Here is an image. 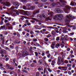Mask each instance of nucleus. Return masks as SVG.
Instances as JSON below:
<instances>
[{"mask_svg": "<svg viewBox=\"0 0 76 76\" xmlns=\"http://www.w3.org/2000/svg\"><path fill=\"white\" fill-rule=\"evenodd\" d=\"M36 76H39V72H36Z\"/></svg>", "mask_w": 76, "mask_h": 76, "instance_id": "obj_42", "label": "nucleus"}, {"mask_svg": "<svg viewBox=\"0 0 76 76\" xmlns=\"http://www.w3.org/2000/svg\"><path fill=\"white\" fill-rule=\"evenodd\" d=\"M8 28L9 29H12L13 28V27L12 26L9 27V26H8Z\"/></svg>", "mask_w": 76, "mask_h": 76, "instance_id": "obj_43", "label": "nucleus"}, {"mask_svg": "<svg viewBox=\"0 0 76 76\" xmlns=\"http://www.w3.org/2000/svg\"><path fill=\"white\" fill-rule=\"evenodd\" d=\"M38 70L39 71H41V70H43V68L42 67L40 66L38 68Z\"/></svg>", "mask_w": 76, "mask_h": 76, "instance_id": "obj_24", "label": "nucleus"}, {"mask_svg": "<svg viewBox=\"0 0 76 76\" xmlns=\"http://www.w3.org/2000/svg\"><path fill=\"white\" fill-rule=\"evenodd\" d=\"M60 2L61 3H66L67 2L66 1H64V0H60Z\"/></svg>", "mask_w": 76, "mask_h": 76, "instance_id": "obj_25", "label": "nucleus"}, {"mask_svg": "<svg viewBox=\"0 0 76 76\" xmlns=\"http://www.w3.org/2000/svg\"><path fill=\"white\" fill-rule=\"evenodd\" d=\"M59 34H61V29H60L59 31Z\"/></svg>", "mask_w": 76, "mask_h": 76, "instance_id": "obj_63", "label": "nucleus"}, {"mask_svg": "<svg viewBox=\"0 0 76 76\" xmlns=\"http://www.w3.org/2000/svg\"><path fill=\"white\" fill-rule=\"evenodd\" d=\"M43 62V61L42 59L39 60V61L38 63L40 64H42Z\"/></svg>", "mask_w": 76, "mask_h": 76, "instance_id": "obj_18", "label": "nucleus"}, {"mask_svg": "<svg viewBox=\"0 0 76 76\" xmlns=\"http://www.w3.org/2000/svg\"><path fill=\"white\" fill-rule=\"evenodd\" d=\"M66 9H64V11L65 13H69V11L70 10V9H71V7H70L69 6H66Z\"/></svg>", "mask_w": 76, "mask_h": 76, "instance_id": "obj_2", "label": "nucleus"}, {"mask_svg": "<svg viewBox=\"0 0 76 76\" xmlns=\"http://www.w3.org/2000/svg\"><path fill=\"white\" fill-rule=\"evenodd\" d=\"M33 39V41H34V42H37V39L34 38L33 39Z\"/></svg>", "mask_w": 76, "mask_h": 76, "instance_id": "obj_32", "label": "nucleus"}, {"mask_svg": "<svg viewBox=\"0 0 76 76\" xmlns=\"http://www.w3.org/2000/svg\"><path fill=\"white\" fill-rule=\"evenodd\" d=\"M59 18H61V19H63V15L61 14H59Z\"/></svg>", "mask_w": 76, "mask_h": 76, "instance_id": "obj_23", "label": "nucleus"}, {"mask_svg": "<svg viewBox=\"0 0 76 76\" xmlns=\"http://www.w3.org/2000/svg\"><path fill=\"white\" fill-rule=\"evenodd\" d=\"M20 13H21V14L23 15H28V12L25 11H23L22 10H20Z\"/></svg>", "mask_w": 76, "mask_h": 76, "instance_id": "obj_4", "label": "nucleus"}, {"mask_svg": "<svg viewBox=\"0 0 76 76\" xmlns=\"http://www.w3.org/2000/svg\"><path fill=\"white\" fill-rule=\"evenodd\" d=\"M74 34H75V33H74V32H73L72 33H70V35H74Z\"/></svg>", "mask_w": 76, "mask_h": 76, "instance_id": "obj_56", "label": "nucleus"}, {"mask_svg": "<svg viewBox=\"0 0 76 76\" xmlns=\"http://www.w3.org/2000/svg\"><path fill=\"white\" fill-rule=\"evenodd\" d=\"M44 41H46V42H47V41H49V39H48L47 38H45L44 39Z\"/></svg>", "mask_w": 76, "mask_h": 76, "instance_id": "obj_26", "label": "nucleus"}, {"mask_svg": "<svg viewBox=\"0 0 76 76\" xmlns=\"http://www.w3.org/2000/svg\"><path fill=\"white\" fill-rule=\"evenodd\" d=\"M2 34H4V35H7L8 33L6 31H3L2 32Z\"/></svg>", "mask_w": 76, "mask_h": 76, "instance_id": "obj_31", "label": "nucleus"}, {"mask_svg": "<svg viewBox=\"0 0 76 76\" xmlns=\"http://www.w3.org/2000/svg\"><path fill=\"white\" fill-rule=\"evenodd\" d=\"M55 5H56V3H52L51 4V6H52L53 7H54L55 6Z\"/></svg>", "mask_w": 76, "mask_h": 76, "instance_id": "obj_52", "label": "nucleus"}, {"mask_svg": "<svg viewBox=\"0 0 76 76\" xmlns=\"http://www.w3.org/2000/svg\"><path fill=\"white\" fill-rule=\"evenodd\" d=\"M72 65L70 64H67V67H70L72 66Z\"/></svg>", "mask_w": 76, "mask_h": 76, "instance_id": "obj_30", "label": "nucleus"}, {"mask_svg": "<svg viewBox=\"0 0 76 76\" xmlns=\"http://www.w3.org/2000/svg\"><path fill=\"white\" fill-rule=\"evenodd\" d=\"M54 31L56 32V33H59V32L58 30L54 29Z\"/></svg>", "mask_w": 76, "mask_h": 76, "instance_id": "obj_48", "label": "nucleus"}, {"mask_svg": "<svg viewBox=\"0 0 76 76\" xmlns=\"http://www.w3.org/2000/svg\"><path fill=\"white\" fill-rule=\"evenodd\" d=\"M9 69H10V70H13V69H14V68L10 66V68H9Z\"/></svg>", "mask_w": 76, "mask_h": 76, "instance_id": "obj_50", "label": "nucleus"}, {"mask_svg": "<svg viewBox=\"0 0 76 76\" xmlns=\"http://www.w3.org/2000/svg\"><path fill=\"white\" fill-rule=\"evenodd\" d=\"M56 40L57 41H58L60 40V37H56Z\"/></svg>", "mask_w": 76, "mask_h": 76, "instance_id": "obj_28", "label": "nucleus"}, {"mask_svg": "<svg viewBox=\"0 0 76 76\" xmlns=\"http://www.w3.org/2000/svg\"><path fill=\"white\" fill-rule=\"evenodd\" d=\"M23 72H25L26 73H28V72L26 71V70H23Z\"/></svg>", "mask_w": 76, "mask_h": 76, "instance_id": "obj_61", "label": "nucleus"}, {"mask_svg": "<svg viewBox=\"0 0 76 76\" xmlns=\"http://www.w3.org/2000/svg\"><path fill=\"white\" fill-rule=\"evenodd\" d=\"M34 65H35V63H33L31 64V67H34Z\"/></svg>", "mask_w": 76, "mask_h": 76, "instance_id": "obj_54", "label": "nucleus"}, {"mask_svg": "<svg viewBox=\"0 0 76 76\" xmlns=\"http://www.w3.org/2000/svg\"><path fill=\"white\" fill-rule=\"evenodd\" d=\"M57 64L59 65H60V64H61V62H60V61H58L57 62Z\"/></svg>", "mask_w": 76, "mask_h": 76, "instance_id": "obj_46", "label": "nucleus"}, {"mask_svg": "<svg viewBox=\"0 0 76 76\" xmlns=\"http://www.w3.org/2000/svg\"><path fill=\"white\" fill-rule=\"evenodd\" d=\"M56 44V42H52V44L51 46V47L52 49H54V45H55Z\"/></svg>", "mask_w": 76, "mask_h": 76, "instance_id": "obj_8", "label": "nucleus"}, {"mask_svg": "<svg viewBox=\"0 0 76 76\" xmlns=\"http://www.w3.org/2000/svg\"><path fill=\"white\" fill-rule=\"evenodd\" d=\"M50 56H51V54H49L47 55V57L48 58H50Z\"/></svg>", "mask_w": 76, "mask_h": 76, "instance_id": "obj_64", "label": "nucleus"}, {"mask_svg": "<svg viewBox=\"0 0 76 76\" xmlns=\"http://www.w3.org/2000/svg\"><path fill=\"white\" fill-rule=\"evenodd\" d=\"M36 17L39 19H40V18H41V15L40 14H38V15H37V16Z\"/></svg>", "mask_w": 76, "mask_h": 76, "instance_id": "obj_16", "label": "nucleus"}, {"mask_svg": "<svg viewBox=\"0 0 76 76\" xmlns=\"http://www.w3.org/2000/svg\"><path fill=\"white\" fill-rule=\"evenodd\" d=\"M53 12H49L48 13V15H49V16L50 17H51L52 16H53Z\"/></svg>", "mask_w": 76, "mask_h": 76, "instance_id": "obj_13", "label": "nucleus"}, {"mask_svg": "<svg viewBox=\"0 0 76 76\" xmlns=\"http://www.w3.org/2000/svg\"><path fill=\"white\" fill-rule=\"evenodd\" d=\"M55 11L56 12H57L58 13H62V11L61 10H60L59 8H56L55 9Z\"/></svg>", "mask_w": 76, "mask_h": 76, "instance_id": "obj_6", "label": "nucleus"}, {"mask_svg": "<svg viewBox=\"0 0 76 76\" xmlns=\"http://www.w3.org/2000/svg\"><path fill=\"white\" fill-rule=\"evenodd\" d=\"M24 30L25 31H27V32H29V30L27 29H25Z\"/></svg>", "mask_w": 76, "mask_h": 76, "instance_id": "obj_51", "label": "nucleus"}, {"mask_svg": "<svg viewBox=\"0 0 76 76\" xmlns=\"http://www.w3.org/2000/svg\"><path fill=\"white\" fill-rule=\"evenodd\" d=\"M4 22H5V23H7V22H9V20L6 19H5L4 20Z\"/></svg>", "mask_w": 76, "mask_h": 76, "instance_id": "obj_45", "label": "nucleus"}, {"mask_svg": "<svg viewBox=\"0 0 76 76\" xmlns=\"http://www.w3.org/2000/svg\"><path fill=\"white\" fill-rule=\"evenodd\" d=\"M28 53L26 51H24L23 53V56H28Z\"/></svg>", "mask_w": 76, "mask_h": 76, "instance_id": "obj_9", "label": "nucleus"}, {"mask_svg": "<svg viewBox=\"0 0 76 76\" xmlns=\"http://www.w3.org/2000/svg\"><path fill=\"white\" fill-rule=\"evenodd\" d=\"M15 9H18V7H14V6H12V7L11 8V10H12L13 9H15Z\"/></svg>", "mask_w": 76, "mask_h": 76, "instance_id": "obj_29", "label": "nucleus"}, {"mask_svg": "<svg viewBox=\"0 0 76 76\" xmlns=\"http://www.w3.org/2000/svg\"><path fill=\"white\" fill-rule=\"evenodd\" d=\"M10 25V23H9V22H8L6 24V25H7V26H9V25Z\"/></svg>", "mask_w": 76, "mask_h": 76, "instance_id": "obj_57", "label": "nucleus"}, {"mask_svg": "<svg viewBox=\"0 0 76 76\" xmlns=\"http://www.w3.org/2000/svg\"><path fill=\"white\" fill-rule=\"evenodd\" d=\"M60 47V44L58 43H57L56 44L55 46L56 48H58Z\"/></svg>", "mask_w": 76, "mask_h": 76, "instance_id": "obj_22", "label": "nucleus"}, {"mask_svg": "<svg viewBox=\"0 0 76 76\" xmlns=\"http://www.w3.org/2000/svg\"><path fill=\"white\" fill-rule=\"evenodd\" d=\"M56 18H57L58 19H60V14H57L55 16Z\"/></svg>", "mask_w": 76, "mask_h": 76, "instance_id": "obj_17", "label": "nucleus"}, {"mask_svg": "<svg viewBox=\"0 0 76 76\" xmlns=\"http://www.w3.org/2000/svg\"><path fill=\"white\" fill-rule=\"evenodd\" d=\"M70 18L72 19H75V18L71 14L67 15L66 17L65 22L66 23V24H70Z\"/></svg>", "mask_w": 76, "mask_h": 76, "instance_id": "obj_1", "label": "nucleus"}, {"mask_svg": "<svg viewBox=\"0 0 76 76\" xmlns=\"http://www.w3.org/2000/svg\"><path fill=\"white\" fill-rule=\"evenodd\" d=\"M4 26H1V28H0V30H1V29H2L4 28Z\"/></svg>", "mask_w": 76, "mask_h": 76, "instance_id": "obj_44", "label": "nucleus"}, {"mask_svg": "<svg viewBox=\"0 0 76 76\" xmlns=\"http://www.w3.org/2000/svg\"><path fill=\"white\" fill-rule=\"evenodd\" d=\"M51 35L50 34H49L46 36L47 38H50V37H51Z\"/></svg>", "mask_w": 76, "mask_h": 76, "instance_id": "obj_34", "label": "nucleus"}, {"mask_svg": "<svg viewBox=\"0 0 76 76\" xmlns=\"http://www.w3.org/2000/svg\"><path fill=\"white\" fill-rule=\"evenodd\" d=\"M35 27L36 29H38L39 28V26H35Z\"/></svg>", "mask_w": 76, "mask_h": 76, "instance_id": "obj_62", "label": "nucleus"}, {"mask_svg": "<svg viewBox=\"0 0 76 76\" xmlns=\"http://www.w3.org/2000/svg\"><path fill=\"white\" fill-rule=\"evenodd\" d=\"M14 5L16 7H18L19 6V4L17 2H14Z\"/></svg>", "mask_w": 76, "mask_h": 76, "instance_id": "obj_15", "label": "nucleus"}, {"mask_svg": "<svg viewBox=\"0 0 76 76\" xmlns=\"http://www.w3.org/2000/svg\"><path fill=\"white\" fill-rule=\"evenodd\" d=\"M39 13V10L36 11H34L33 12V14L34 16L35 15L37 14V13Z\"/></svg>", "mask_w": 76, "mask_h": 76, "instance_id": "obj_11", "label": "nucleus"}, {"mask_svg": "<svg viewBox=\"0 0 76 76\" xmlns=\"http://www.w3.org/2000/svg\"><path fill=\"white\" fill-rule=\"evenodd\" d=\"M68 73L69 75H72V72L70 71H68Z\"/></svg>", "mask_w": 76, "mask_h": 76, "instance_id": "obj_53", "label": "nucleus"}, {"mask_svg": "<svg viewBox=\"0 0 76 76\" xmlns=\"http://www.w3.org/2000/svg\"><path fill=\"white\" fill-rule=\"evenodd\" d=\"M46 31V29L45 28H44L43 29H42V30H41L40 31V32L42 33V34H44V32H45Z\"/></svg>", "mask_w": 76, "mask_h": 76, "instance_id": "obj_12", "label": "nucleus"}, {"mask_svg": "<svg viewBox=\"0 0 76 76\" xmlns=\"http://www.w3.org/2000/svg\"><path fill=\"white\" fill-rule=\"evenodd\" d=\"M69 57L72 58H73V57H75V56L74 55H71L69 56Z\"/></svg>", "mask_w": 76, "mask_h": 76, "instance_id": "obj_59", "label": "nucleus"}, {"mask_svg": "<svg viewBox=\"0 0 76 76\" xmlns=\"http://www.w3.org/2000/svg\"><path fill=\"white\" fill-rule=\"evenodd\" d=\"M64 63H66V64H68V63H69V62L67 60H65L64 61Z\"/></svg>", "mask_w": 76, "mask_h": 76, "instance_id": "obj_36", "label": "nucleus"}, {"mask_svg": "<svg viewBox=\"0 0 76 76\" xmlns=\"http://www.w3.org/2000/svg\"><path fill=\"white\" fill-rule=\"evenodd\" d=\"M61 37V39L62 40H63V39H64V35H62Z\"/></svg>", "mask_w": 76, "mask_h": 76, "instance_id": "obj_37", "label": "nucleus"}, {"mask_svg": "<svg viewBox=\"0 0 76 76\" xmlns=\"http://www.w3.org/2000/svg\"><path fill=\"white\" fill-rule=\"evenodd\" d=\"M2 50H3L4 53H5V54H6V53H7V51H6V50L2 49Z\"/></svg>", "mask_w": 76, "mask_h": 76, "instance_id": "obj_33", "label": "nucleus"}, {"mask_svg": "<svg viewBox=\"0 0 76 76\" xmlns=\"http://www.w3.org/2000/svg\"><path fill=\"white\" fill-rule=\"evenodd\" d=\"M38 7H42V4H39L38 5Z\"/></svg>", "mask_w": 76, "mask_h": 76, "instance_id": "obj_60", "label": "nucleus"}, {"mask_svg": "<svg viewBox=\"0 0 76 76\" xmlns=\"http://www.w3.org/2000/svg\"><path fill=\"white\" fill-rule=\"evenodd\" d=\"M51 33L52 35H55V34H56V32L54 31H52Z\"/></svg>", "mask_w": 76, "mask_h": 76, "instance_id": "obj_49", "label": "nucleus"}, {"mask_svg": "<svg viewBox=\"0 0 76 76\" xmlns=\"http://www.w3.org/2000/svg\"><path fill=\"white\" fill-rule=\"evenodd\" d=\"M26 7L25 6H23V9H24V10H26V9H27V8L28 9V6H27V7Z\"/></svg>", "mask_w": 76, "mask_h": 76, "instance_id": "obj_19", "label": "nucleus"}, {"mask_svg": "<svg viewBox=\"0 0 76 76\" xmlns=\"http://www.w3.org/2000/svg\"><path fill=\"white\" fill-rule=\"evenodd\" d=\"M35 44L37 46H38L39 47L41 46V45L37 42H35Z\"/></svg>", "mask_w": 76, "mask_h": 76, "instance_id": "obj_38", "label": "nucleus"}, {"mask_svg": "<svg viewBox=\"0 0 76 76\" xmlns=\"http://www.w3.org/2000/svg\"><path fill=\"white\" fill-rule=\"evenodd\" d=\"M1 4H3L4 6H7L9 7L10 6V3L8 2H2Z\"/></svg>", "mask_w": 76, "mask_h": 76, "instance_id": "obj_5", "label": "nucleus"}, {"mask_svg": "<svg viewBox=\"0 0 76 76\" xmlns=\"http://www.w3.org/2000/svg\"><path fill=\"white\" fill-rule=\"evenodd\" d=\"M14 12H16V13L17 15H19V12L18 11H17V10H14Z\"/></svg>", "mask_w": 76, "mask_h": 76, "instance_id": "obj_27", "label": "nucleus"}, {"mask_svg": "<svg viewBox=\"0 0 76 76\" xmlns=\"http://www.w3.org/2000/svg\"><path fill=\"white\" fill-rule=\"evenodd\" d=\"M0 69H1V70H4V68L2 66H0Z\"/></svg>", "mask_w": 76, "mask_h": 76, "instance_id": "obj_55", "label": "nucleus"}, {"mask_svg": "<svg viewBox=\"0 0 76 76\" xmlns=\"http://www.w3.org/2000/svg\"><path fill=\"white\" fill-rule=\"evenodd\" d=\"M70 5L72 6H76V2L73 1H72L70 4Z\"/></svg>", "mask_w": 76, "mask_h": 76, "instance_id": "obj_7", "label": "nucleus"}, {"mask_svg": "<svg viewBox=\"0 0 76 76\" xmlns=\"http://www.w3.org/2000/svg\"><path fill=\"white\" fill-rule=\"evenodd\" d=\"M62 32L65 34V33H68V31H66V29H64L63 31Z\"/></svg>", "mask_w": 76, "mask_h": 76, "instance_id": "obj_20", "label": "nucleus"}, {"mask_svg": "<svg viewBox=\"0 0 76 76\" xmlns=\"http://www.w3.org/2000/svg\"><path fill=\"white\" fill-rule=\"evenodd\" d=\"M0 53L1 54H4V53H3V50L2 49L1 50V51H0Z\"/></svg>", "mask_w": 76, "mask_h": 76, "instance_id": "obj_40", "label": "nucleus"}, {"mask_svg": "<svg viewBox=\"0 0 76 76\" xmlns=\"http://www.w3.org/2000/svg\"><path fill=\"white\" fill-rule=\"evenodd\" d=\"M58 61H61V57L59 56L58 57Z\"/></svg>", "mask_w": 76, "mask_h": 76, "instance_id": "obj_41", "label": "nucleus"}, {"mask_svg": "<svg viewBox=\"0 0 76 76\" xmlns=\"http://www.w3.org/2000/svg\"><path fill=\"white\" fill-rule=\"evenodd\" d=\"M6 67H7L8 69H9L10 67V65L9 64H6Z\"/></svg>", "mask_w": 76, "mask_h": 76, "instance_id": "obj_21", "label": "nucleus"}, {"mask_svg": "<svg viewBox=\"0 0 76 76\" xmlns=\"http://www.w3.org/2000/svg\"><path fill=\"white\" fill-rule=\"evenodd\" d=\"M56 61L53 60L52 61V63L51 64L52 66H54V64H56Z\"/></svg>", "mask_w": 76, "mask_h": 76, "instance_id": "obj_14", "label": "nucleus"}, {"mask_svg": "<svg viewBox=\"0 0 76 76\" xmlns=\"http://www.w3.org/2000/svg\"><path fill=\"white\" fill-rule=\"evenodd\" d=\"M34 53L35 54V56H38V53L37 52H34Z\"/></svg>", "mask_w": 76, "mask_h": 76, "instance_id": "obj_39", "label": "nucleus"}, {"mask_svg": "<svg viewBox=\"0 0 76 76\" xmlns=\"http://www.w3.org/2000/svg\"><path fill=\"white\" fill-rule=\"evenodd\" d=\"M31 4H27V6H28V10H30L31 9V10H34V9H35V6H33L32 7H31Z\"/></svg>", "mask_w": 76, "mask_h": 76, "instance_id": "obj_3", "label": "nucleus"}, {"mask_svg": "<svg viewBox=\"0 0 76 76\" xmlns=\"http://www.w3.org/2000/svg\"><path fill=\"white\" fill-rule=\"evenodd\" d=\"M55 4L57 6H58L60 4V3L59 2H57V3H56Z\"/></svg>", "mask_w": 76, "mask_h": 76, "instance_id": "obj_47", "label": "nucleus"}, {"mask_svg": "<svg viewBox=\"0 0 76 76\" xmlns=\"http://www.w3.org/2000/svg\"><path fill=\"white\" fill-rule=\"evenodd\" d=\"M48 0H41L42 2H46Z\"/></svg>", "mask_w": 76, "mask_h": 76, "instance_id": "obj_58", "label": "nucleus"}, {"mask_svg": "<svg viewBox=\"0 0 76 76\" xmlns=\"http://www.w3.org/2000/svg\"><path fill=\"white\" fill-rule=\"evenodd\" d=\"M61 68L62 69V70H64V71H66L67 69V67L66 66H62Z\"/></svg>", "mask_w": 76, "mask_h": 76, "instance_id": "obj_10", "label": "nucleus"}, {"mask_svg": "<svg viewBox=\"0 0 76 76\" xmlns=\"http://www.w3.org/2000/svg\"><path fill=\"white\" fill-rule=\"evenodd\" d=\"M48 71H49V72H52V70H51L50 68H48Z\"/></svg>", "mask_w": 76, "mask_h": 76, "instance_id": "obj_35", "label": "nucleus"}]
</instances>
